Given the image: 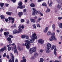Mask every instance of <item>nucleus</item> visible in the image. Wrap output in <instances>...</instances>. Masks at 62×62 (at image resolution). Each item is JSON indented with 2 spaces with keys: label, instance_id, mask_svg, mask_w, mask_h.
I'll return each instance as SVG.
<instances>
[{
  "label": "nucleus",
  "instance_id": "nucleus-11",
  "mask_svg": "<svg viewBox=\"0 0 62 62\" xmlns=\"http://www.w3.org/2000/svg\"><path fill=\"white\" fill-rule=\"evenodd\" d=\"M4 35H5L6 37H7L8 35H9V32L8 31L7 32H4Z\"/></svg>",
  "mask_w": 62,
  "mask_h": 62
},
{
  "label": "nucleus",
  "instance_id": "nucleus-43",
  "mask_svg": "<svg viewBox=\"0 0 62 62\" xmlns=\"http://www.w3.org/2000/svg\"><path fill=\"white\" fill-rule=\"evenodd\" d=\"M37 27H40V25L39 24H37Z\"/></svg>",
  "mask_w": 62,
  "mask_h": 62
},
{
  "label": "nucleus",
  "instance_id": "nucleus-41",
  "mask_svg": "<svg viewBox=\"0 0 62 62\" xmlns=\"http://www.w3.org/2000/svg\"><path fill=\"white\" fill-rule=\"evenodd\" d=\"M4 31V29H3L2 28L0 30V32L2 33L3 31Z\"/></svg>",
  "mask_w": 62,
  "mask_h": 62
},
{
  "label": "nucleus",
  "instance_id": "nucleus-30",
  "mask_svg": "<svg viewBox=\"0 0 62 62\" xmlns=\"http://www.w3.org/2000/svg\"><path fill=\"white\" fill-rule=\"evenodd\" d=\"M32 26L35 29H36L37 28V27H36V24H34L32 25Z\"/></svg>",
  "mask_w": 62,
  "mask_h": 62
},
{
  "label": "nucleus",
  "instance_id": "nucleus-1",
  "mask_svg": "<svg viewBox=\"0 0 62 62\" xmlns=\"http://www.w3.org/2000/svg\"><path fill=\"white\" fill-rule=\"evenodd\" d=\"M31 38L32 39H30V41H28V40H25V42H26V44H30L31 43H33L34 41L36 39H37V36H36V34L35 33H34L32 34Z\"/></svg>",
  "mask_w": 62,
  "mask_h": 62
},
{
  "label": "nucleus",
  "instance_id": "nucleus-26",
  "mask_svg": "<svg viewBox=\"0 0 62 62\" xmlns=\"http://www.w3.org/2000/svg\"><path fill=\"white\" fill-rule=\"evenodd\" d=\"M53 2L51 1V2H50L49 4V7H52V5H53Z\"/></svg>",
  "mask_w": 62,
  "mask_h": 62
},
{
  "label": "nucleus",
  "instance_id": "nucleus-60",
  "mask_svg": "<svg viewBox=\"0 0 62 62\" xmlns=\"http://www.w3.org/2000/svg\"><path fill=\"white\" fill-rule=\"evenodd\" d=\"M8 19L9 20H11V17H9Z\"/></svg>",
  "mask_w": 62,
  "mask_h": 62
},
{
  "label": "nucleus",
  "instance_id": "nucleus-6",
  "mask_svg": "<svg viewBox=\"0 0 62 62\" xmlns=\"http://www.w3.org/2000/svg\"><path fill=\"white\" fill-rule=\"evenodd\" d=\"M23 46H25L26 48H27V49L28 50L30 48V46H29V44H26V43H25V44H24L23 43Z\"/></svg>",
  "mask_w": 62,
  "mask_h": 62
},
{
  "label": "nucleus",
  "instance_id": "nucleus-52",
  "mask_svg": "<svg viewBox=\"0 0 62 62\" xmlns=\"http://www.w3.org/2000/svg\"><path fill=\"white\" fill-rule=\"evenodd\" d=\"M34 19L35 20H37V17L36 16H35L34 17Z\"/></svg>",
  "mask_w": 62,
  "mask_h": 62
},
{
  "label": "nucleus",
  "instance_id": "nucleus-31",
  "mask_svg": "<svg viewBox=\"0 0 62 62\" xmlns=\"http://www.w3.org/2000/svg\"><path fill=\"white\" fill-rule=\"evenodd\" d=\"M7 40L8 41H9L11 40V39L10 37H8L7 39Z\"/></svg>",
  "mask_w": 62,
  "mask_h": 62
},
{
  "label": "nucleus",
  "instance_id": "nucleus-32",
  "mask_svg": "<svg viewBox=\"0 0 62 62\" xmlns=\"http://www.w3.org/2000/svg\"><path fill=\"white\" fill-rule=\"evenodd\" d=\"M42 6H45V7L47 6V5L45 3H43L42 4Z\"/></svg>",
  "mask_w": 62,
  "mask_h": 62
},
{
  "label": "nucleus",
  "instance_id": "nucleus-19",
  "mask_svg": "<svg viewBox=\"0 0 62 62\" xmlns=\"http://www.w3.org/2000/svg\"><path fill=\"white\" fill-rule=\"evenodd\" d=\"M38 55H39V54H38L37 53V52H35L34 53V57H36V56H38Z\"/></svg>",
  "mask_w": 62,
  "mask_h": 62
},
{
  "label": "nucleus",
  "instance_id": "nucleus-24",
  "mask_svg": "<svg viewBox=\"0 0 62 62\" xmlns=\"http://www.w3.org/2000/svg\"><path fill=\"white\" fill-rule=\"evenodd\" d=\"M4 4L3 3H0V5L1 7H3L4 6Z\"/></svg>",
  "mask_w": 62,
  "mask_h": 62
},
{
  "label": "nucleus",
  "instance_id": "nucleus-5",
  "mask_svg": "<svg viewBox=\"0 0 62 62\" xmlns=\"http://www.w3.org/2000/svg\"><path fill=\"white\" fill-rule=\"evenodd\" d=\"M18 5L19 6H18L17 7V8H23V3L22 2H19Z\"/></svg>",
  "mask_w": 62,
  "mask_h": 62
},
{
  "label": "nucleus",
  "instance_id": "nucleus-63",
  "mask_svg": "<svg viewBox=\"0 0 62 62\" xmlns=\"http://www.w3.org/2000/svg\"><path fill=\"white\" fill-rule=\"evenodd\" d=\"M40 52H41V53H42V52H43V50L42 49L40 50Z\"/></svg>",
  "mask_w": 62,
  "mask_h": 62
},
{
  "label": "nucleus",
  "instance_id": "nucleus-56",
  "mask_svg": "<svg viewBox=\"0 0 62 62\" xmlns=\"http://www.w3.org/2000/svg\"><path fill=\"white\" fill-rule=\"evenodd\" d=\"M31 59H35V57L34 56L32 57L31 58Z\"/></svg>",
  "mask_w": 62,
  "mask_h": 62
},
{
  "label": "nucleus",
  "instance_id": "nucleus-18",
  "mask_svg": "<svg viewBox=\"0 0 62 62\" xmlns=\"http://www.w3.org/2000/svg\"><path fill=\"white\" fill-rule=\"evenodd\" d=\"M32 48H31L29 50L31 54H33L34 53V51L32 50Z\"/></svg>",
  "mask_w": 62,
  "mask_h": 62
},
{
  "label": "nucleus",
  "instance_id": "nucleus-49",
  "mask_svg": "<svg viewBox=\"0 0 62 62\" xmlns=\"http://www.w3.org/2000/svg\"><path fill=\"white\" fill-rule=\"evenodd\" d=\"M7 56V54H6V53H5L3 54V57H6V56Z\"/></svg>",
  "mask_w": 62,
  "mask_h": 62
},
{
  "label": "nucleus",
  "instance_id": "nucleus-14",
  "mask_svg": "<svg viewBox=\"0 0 62 62\" xmlns=\"http://www.w3.org/2000/svg\"><path fill=\"white\" fill-rule=\"evenodd\" d=\"M30 20L31 22L35 23L36 22V20H35L34 19L31 18L30 19Z\"/></svg>",
  "mask_w": 62,
  "mask_h": 62
},
{
  "label": "nucleus",
  "instance_id": "nucleus-33",
  "mask_svg": "<svg viewBox=\"0 0 62 62\" xmlns=\"http://www.w3.org/2000/svg\"><path fill=\"white\" fill-rule=\"evenodd\" d=\"M41 20V18L40 17H39L38 19L37 20V22H39L40 21V20Z\"/></svg>",
  "mask_w": 62,
  "mask_h": 62
},
{
  "label": "nucleus",
  "instance_id": "nucleus-37",
  "mask_svg": "<svg viewBox=\"0 0 62 62\" xmlns=\"http://www.w3.org/2000/svg\"><path fill=\"white\" fill-rule=\"evenodd\" d=\"M56 1L58 3H61V2L62 1V0H56Z\"/></svg>",
  "mask_w": 62,
  "mask_h": 62
},
{
  "label": "nucleus",
  "instance_id": "nucleus-38",
  "mask_svg": "<svg viewBox=\"0 0 62 62\" xmlns=\"http://www.w3.org/2000/svg\"><path fill=\"white\" fill-rule=\"evenodd\" d=\"M8 51H10L11 50V47L10 46L8 47Z\"/></svg>",
  "mask_w": 62,
  "mask_h": 62
},
{
  "label": "nucleus",
  "instance_id": "nucleus-34",
  "mask_svg": "<svg viewBox=\"0 0 62 62\" xmlns=\"http://www.w3.org/2000/svg\"><path fill=\"white\" fill-rule=\"evenodd\" d=\"M0 18L1 19H4L5 18V17H4V16L3 15H1L0 16Z\"/></svg>",
  "mask_w": 62,
  "mask_h": 62
},
{
  "label": "nucleus",
  "instance_id": "nucleus-15",
  "mask_svg": "<svg viewBox=\"0 0 62 62\" xmlns=\"http://www.w3.org/2000/svg\"><path fill=\"white\" fill-rule=\"evenodd\" d=\"M52 27L53 29V31H55V25H54V24H53V25Z\"/></svg>",
  "mask_w": 62,
  "mask_h": 62
},
{
  "label": "nucleus",
  "instance_id": "nucleus-48",
  "mask_svg": "<svg viewBox=\"0 0 62 62\" xmlns=\"http://www.w3.org/2000/svg\"><path fill=\"white\" fill-rule=\"evenodd\" d=\"M18 49L19 51H21V47L19 46Z\"/></svg>",
  "mask_w": 62,
  "mask_h": 62
},
{
  "label": "nucleus",
  "instance_id": "nucleus-7",
  "mask_svg": "<svg viewBox=\"0 0 62 62\" xmlns=\"http://www.w3.org/2000/svg\"><path fill=\"white\" fill-rule=\"evenodd\" d=\"M38 42L41 44H43L44 43V40H42V39H40L38 40Z\"/></svg>",
  "mask_w": 62,
  "mask_h": 62
},
{
  "label": "nucleus",
  "instance_id": "nucleus-42",
  "mask_svg": "<svg viewBox=\"0 0 62 62\" xmlns=\"http://www.w3.org/2000/svg\"><path fill=\"white\" fill-rule=\"evenodd\" d=\"M27 10L26 9H24L23 10V12H26Z\"/></svg>",
  "mask_w": 62,
  "mask_h": 62
},
{
  "label": "nucleus",
  "instance_id": "nucleus-17",
  "mask_svg": "<svg viewBox=\"0 0 62 62\" xmlns=\"http://www.w3.org/2000/svg\"><path fill=\"white\" fill-rule=\"evenodd\" d=\"M32 50L33 51H34V52H35L37 50V48L36 47H33L32 48Z\"/></svg>",
  "mask_w": 62,
  "mask_h": 62
},
{
  "label": "nucleus",
  "instance_id": "nucleus-3",
  "mask_svg": "<svg viewBox=\"0 0 62 62\" xmlns=\"http://www.w3.org/2000/svg\"><path fill=\"white\" fill-rule=\"evenodd\" d=\"M11 54V56L12 58V59H10L9 60V62H14V56H13V55L12 54V53H10Z\"/></svg>",
  "mask_w": 62,
  "mask_h": 62
},
{
  "label": "nucleus",
  "instance_id": "nucleus-64",
  "mask_svg": "<svg viewBox=\"0 0 62 62\" xmlns=\"http://www.w3.org/2000/svg\"><path fill=\"white\" fill-rule=\"evenodd\" d=\"M15 62H18V59H16L15 61Z\"/></svg>",
  "mask_w": 62,
  "mask_h": 62
},
{
  "label": "nucleus",
  "instance_id": "nucleus-50",
  "mask_svg": "<svg viewBox=\"0 0 62 62\" xmlns=\"http://www.w3.org/2000/svg\"><path fill=\"white\" fill-rule=\"evenodd\" d=\"M54 46H53L51 48V50H54Z\"/></svg>",
  "mask_w": 62,
  "mask_h": 62
},
{
  "label": "nucleus",
  "instance_id": "nucleus-2",
  "mask_svg": "<svg viewBox=\"0 0 62 62\" xmlns=\"http://www.w3.org/2000/svg\"><path fill=\"white\" fill-rule=\"evenodd\" d=\"M49 39L50 41H52L55 40H56L57 39L55 37V33L54 32H53L52 34V36L51 37V38H49Z\"/></svg>",
  "mask_w": 62,
  "mask_h": 62
},
{
  "label": "nucleus",
  "instance_id": "nucleus-39",
  "mask_svg": "<svg viewBox=\"0 0 62 62\" xmlns=\"http://www.w3.org/2000/svg\"><path fill=\"white\" fill-rule=\"evenodd\" d=\"M21 23H23V22H25V21H24L23 19H21Z\"/></svg>",
  "mask_w": 62,
  "mask_h": 62
},
{
  "label": "nucleus",
  "instance_id": "nucleus-12",
  "mask_svg": "<svg viewBox=\"0 0 62 62\" xmlns=\"http://www.w3.org/2000/svg\"><path fill=\"white\" fill-rule=\"evenodd\" d=\"M56 51H57V50L56 49V47H55L54 49V54H55V55H56L57 54L56 52Z\"/></svg>",
  "mask_w": 62,
  "mask_h": 62
},
{
  "label": "nucleus",
  "instance_id": "nucleus-57",
  "mask_svg": "<svg viewBox=\"0 0 62 62\" xmlns=\"http://www.w3.org/2000/svg\"><path fill=\"white\" fill-rule=\"evenodd\" d=\"M29 23V20H28L26 22V23L27 24H28Z\"/></svg>",
  "mask_w": 62,
  "mask_h": 62
},
{
  "label": "nucleus",
  "instance_id": "nucleus-59",
  "mask_svg": "<svg viewBox=\"0 0 62 62\" xmlns=\"http://www.w3.org/2000/svg\"><path fill=\"white\" fill-rule=\"evenodd\" d=\"M47 10L48 12H50V9L48 8H47Z\"/></svg>",
  "mask_w": 62,
  "mask_h": 62
},
{
  "label": "nucleus",
  "instance_id": "nucleus-13",
  "mask_svg": "<svg viewBox=\"0 0 62 62\" xmlns=\"http://www.w3.org/2000/svg\"><path fill=\"white\" fill-rule=\"evenodd\" d=\"M13 34H16L17 33V30L16 29H15L13 31Z\"/></svg>",
  "mask_w": 62,
  "mask_h": 62
},
{
  "label": "nucleus",
  "instance_id": "nucleus-35",
  "mask_svg": "<svg viewBox=\"0 0 62 62\" xmlns=\"http://www.w3.org/2000/svg\"><path fill=\"white\" fill-rule=\"evenodd\" d=\"M47 35L48 36H49L51 35V31H49L47 33Z\"/></svg>",
  "mask_w": 62,
  "mask_h": 62
},
{
  "label": "nucleus",
  "instance_id": "nucleus-8",
  "mask_svg": "<svg viewBox=\"0 0 62 62\" xmlns=\"http://www.w3.org/2000/svg\"><path fill=\"white\" fill-rule=\"evenodd\" d=\"M52 47V45L50 43H48L47 44V50H49L51 47Z\"/></svg>",
  "mask_w": 62,
  "mask_h": 62
},
{
  "label": "nucleus",
  "instance_id": "nucleus-27",
  "mask_svg": "<svg viewBox=\"0 0 62 62\" xmlns=\"http://www.w3.org/2000/svg\"><path fill=\"white\" fill-rule=\"evenodd\" d=\"M57 7L58 8H59V9H60L61 8V7H62L61 5H59L58 4L57 6Z\"/></svg>",
  "mask_w": 62,
  "mask_h": 62
},
{
  "label": "nucleus",
  "instance_id": "nucleus-28",
  "mask_svg": "<svg viewBox=\"0 0 62 62\" xmlns=\"http://www.w3.org/2000/svg\"><path fill=\"white\" fill-rule=\"evenodd\" d=\"M11 20H12V23H14V18H12V17H11Z\"/></svg>",
  "mask_w": 62,
  "mask_h": 62
},
{
  "label": "nucleus",
  "instance_id": "nucleus-23",
  "mask_svg": "<svg viewBox=\"0 0 62 62\" xmlns=\"http://www.w3.org/2000/svg\"><path fill=\"white\" fill-rule=\"evenodd\" d=\"M18 28H19V29H18V30L19 31H20V32H22V29H21V25H20L19 27Z\"/></svg>",
  "mask_w": 62,
  "mask_h": 62
},
{
  "label": "nucleus",
  "instance_id": "nucleus-9",
  "mask_svg": "<svg viewBox=\"0 0 62 62\" xmlns=\"http://www.w3.org/2000/svg\"><path fill=\"white\" fill-rule=\"evenodd\" d=\"M16 48H17V46H15L14 47V52L15 53H16L17 54H18V51L17 50V49H16Z\"/></svg>",
  "mask_w": 62,
  "mask_h": 62
},
{
  "label": "nucleus",
  "instance_id": "nucleus-25",
  "mask_svg": "<svg viewBox=\"0 0 62 62\" xmlns=\"http://www.w3.org/2000/svg\"><path fill=\"white\" fill-rule=\"evenodd\" d=\"M40 62L39 61V62H43L44 61V60L43 59V58H41L40 59Z\"/></svg>",
  "mask_w": 62,
  "mask_h": 62
},
{
  "label": "nucleus",
  "instance_id": "nucleus-58",
  "mask_svg": "<svg viewBox=\"0 0 62 62\" xmlns=\"http://www.w3.org/2000/svg\"><path fill=\"white\" fill-rule=\"evenodd\" d=\"M3 49L4 50H6V48L5 46L3 47Z\"/></svg>",
  "mask_w": 62,
  "mask_h": 62
},
{
  "label": "nucleus",
  "instance_id": "nucleus-47",
  "mask_svg": "<svg viewBox=\"0 0 62 62\" xmlns=\"http://www.w3.org/2000/svg\"><path fill=\"white\" fill-rule=\"evenodd\" d=\"M23 60V62H26V60L25 59H24Z\"/></svg>",
  "mask_w": 62,
  "mask_h": 62
},
{
  "label": "nucleus",
  "instance_id": "nucleus-29",
  "mask_svg": "<svg viewBox=\"0 0 62 62\" xmlns=\"http://www.w3.org/2000/svg\"><path fill=\"white\" fill-rule=\"evenodd\" d=\"M39 14H40V16H43V14H42V13H41V12L40 11H39Z\"/></svg>",
  "mask_w": 62,
  "mask_h": 62
},
{
  "label": "nucleus",
  "instance_id": "nucleus-61",
  "mask_svg": "<svg viewBox=\"0 0 62 62\" xmlns=\"http://www.w3.org/2000/svg\"><path fill=\"white\" fill-rule=\"evenodd\" d=\"M26 39H29V37L28 36H26Z\"/></svg>",
  "mask_w": 62,
  "mask_h": 62
},
{
  "label": "nucleus",
  "instance_id": "nucleus-51",
  "mask_svg": "<svg viewBox=\"0 0 62 62\" xmlns=\"http://www.w3.org/2000/svg\"><path fill=\"white\" fill-rule=\"evenodd\" d=\"M5 21H6V23H7L8 22V19H7L5 20Z\"/></svg>",
  "mask_w": 62,
  "mask_h": 62
},
{
  "label": "nucleus",
  "instance_id": "nucleus-22",
  "mask_svg": "<svg viewBox=\"0 0 62 62\" xmlns=\"http://www.w3.org/2000/svg\"><path fill=\"white\" fill-rule=\"evenodd\" d=\"M26 37V36L25 35H23L21 36V38L22 39H25Z\"/></svg>",
  "mask_w": 62,
  "mask_h": 62
},
{
  "label": "nucleus",
  "instance_id": "nucleus-62",
  "mask_svg": "<svg viewBox=\"0 0 62 62\" xmlns=\"http://www.w3.org/2000/svg\"><path fill=\"white\" fill-rule=\"evenodd\" d=\"M0 46H3L4 45L3 44L1 43L0 44Z\"/></svg>",
  "mask_w": 62,
  "mask_h": 62
},
{
  "label": "nucleus",
  "instance_id": "nucleus-40",
  "mask_svg": "<svg viewBox=\"0 0 62 62\" xmlns=\"http://www.w3.org/2000/svg\"><path fill=\"white\" fill-rule=\"evenodd\" d=\"M60 28H62V23H60Z\"/></svg>",
  "mask_w": 62,
  "mask_h": 62
},
{
  "label": "nucleus",
  "instance_id": "nucleus-46",
  "mask_svg": "<svg viewBox=\"0 0 62 62\" xmlns=\"http://www.w3.org/2000/svg\"><path fill=\"white\" fill-rule=\"evenodd\" d=\"M11 1H12L13 3H15L16 1V0H11Z\"/></svg>",
  "mask_w": 62,
  "mask_h": 62
},
{
  "label": "nucleus",
  "instance_id": "nucleus-36",
  "mask_svg": "<svg viewBox=\"0 0 62 62\" xmlns=\"http://www.w3.org/2000/svg\"><path fill=\"white\" fill-rule=\"evenodd\" d=\"M8 36L10 38H11L12 39L13 38V36L11 35H9Z\"/></svg>",
  "mask_w": 62,
  "mask_h": 62
},
{
  "label": "nucleus",
  "instance_id": "nucleus-44",
  "mask_svg": "<svg viewBox=\"0 0 62 62\" xmlns=\"http://www.w3.org/2000/svg\"><path fill=\"white\" fill-rule=\"evenodd\" d=\"M0 51H1V52H4L5 50H4V48H2L0 49Z\"/></svg>",
  "mask_w": 62,
  "mask_h": 62
},
{
  "label": "nucleus",
  "instance_id": "nucleus-10",
  "mask_svg": "<svg viewBox=\"0 0 62 62\" xmlns=\"http://www.w3.org/2000/svg\"><path fill=\"white\" fill-rule=\"evenodd\" d=\"M23 15V12H20L18 13V15H19L18 16L20 18L21 17V16H22Z\"/></svg>",
  "mask_w": 62,
  "mask_h": 62
},
{
  "label": "nucleus",
  "instance_id": "nucleus-20",
  "mask_svg": "<svg viewBox=\"0 0 62 62\" xmlns=\"http://www.w3.org/2000/svg\"><path fill=\"white\" fill-rule=\"evenodd\" d=\"M30 6L31 7H34L35 6V5L34 3H32L31 4Z\"/></svg>",
  "mask_w": 62,
  "mask_h": 62
},
{
  "label": "nucleus",
  "instance_id": "nucleus-54",
  "mask_svg": "<svg viewBox=\"0 0 62 62\" xmlns=\"http://www.w3.org/2000/svg\"><path fill=\"white\" fill-rule=\"evenodd\" d=\"M6 57L7 58H8V59H9V56L8 55L6 56Z\"/></svg>",
  "mask_w": 62,
  "mask_h": 62
},
{
  "label": "nucleus",
  "instance_id": "nucleus-53",
  "mask_svg": "<svg viewBox=\"0 0 62 62\" xmlns=\"http://www.w3.org/2000/svg\"><path fill=\"white\" fill-rule=\"evenodd\" d=\"M9 43L10 44H11L12 43V40H10V41H9Z\"/></svg>",
  "mask_w": 62,
  "mask_h": 62
},
{
  "label": "nucleus",
  "instance_id": "nucleus-55",
  "mask_svg": "<svg viewBox=\"0 0 62 62\" xmlns=\"http://www.w3.org/2000/svg\"><path fill=\"white\" fill-rule=\"evenodd\" d=\"M25 5H24L23 6H22V8H20V9H23V8H25Z\"/></svg>",
  "mask_w": 62,
  "mask_h": 62
},
{
  "label": "nucleus",
  "instance_id": "nucleus-4",
  "mask_svg": "<svg viewBox=\"0 0 62 62\" xmlns=\"http://www.w3.org/2000/svg\"><path fill=\"white\" fill-rule=\"evenodd\" d=\"M32 10L33 11L32 12V15L33 16H35V14H37L38 13V12L36 10L35 8H33Z\"/></svg>",
  "mask_w": 62,
  "mask_h": 62
},
{
  "label": "nucleus",
  "instance_id": "nucleus-21",
  "mask_svg": "<svg viewBox=\"0 0 62 62\" xmlns=\"http://www.w3.org/2000/svg\"><path fill=\"white\" fill-rule=\"evenodd\" d=\"M6 14L8 15H11V12H6Z\"/></svg>",
  "mask_w": 62,
  "mask_h": 62
},
{
  "label": "nucleus",
  "instance_id": "nucleus-16",
  "mask_svg": "<svg viewBox=\"0 0 62 62\" xmlns=\"http://www.w3.org/2000/svg\"><path fill=\"white\" fill-rule=\"evenodd\" d=\"M48 30V27H46L44 30V31L45 33H46L47 32V31Z\"/></svg>",
  "mask_w": 62,
  "mask_h": 62
},
{
  "label": "nucleus",
  "instance_id": "nucleus-45",
  "mask_svg": "<svg viewBox=\"0 0 62 62\" xmlns=\"http://www.w3.org/2000/svg\"><path fill=\"white\" fill-rule=\"evenodd\" d=\"M21 28L22 29H23L24 28V26L22 25L21 27Z\"/></svg>",
  "mask_w": 62,
  "mask_h": 62
}]
</instances>
